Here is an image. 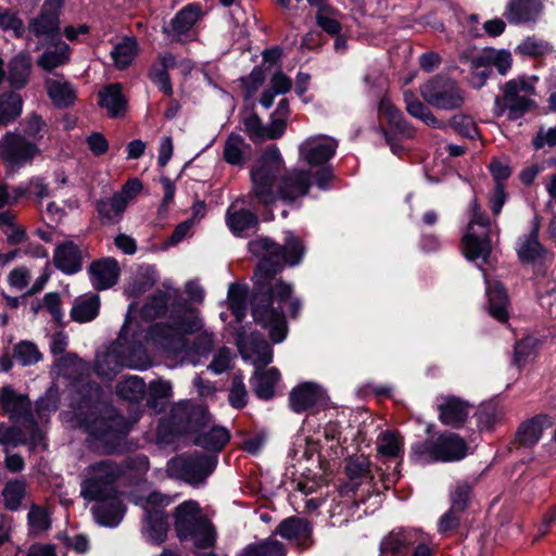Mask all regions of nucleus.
Here are the masks:
<instances>
[{
	"label": "nucleus",
	"mask_w": 556,
	"mask_h": 556,
	"mask_svg": "<svg viewBox=\"0 0 556 556\" xmlns=\"http://www.w3.org/2000/svg\"><path fill=\"white\" fill-rule=\"evenodd\" d=\"M249 250L261 258L254 271L255 292L250 300L252 317L267 330L273 343H281L289 331L283 308L288 306L290 315L296 317L302 303L292 295V286L276 275L285 265H298L304 247L299 238L287 231L283 247L268 238H258L249 242Z\"/></svg>",
	"instance_id": "1"
},
{
	"label": "nucleus",
	"mask_w": 556,
	"mask_h": 556,
	"mask_svg": "<svg viewBox=\"0 0 556 556\" xmlns=\"http://www.w3.org/2000/svg\"><path fill=\"white\" fill-rule=\"evenodd\" d=\"M202 329L199 312L182 304L170 311L168 324H155L150 328L147 342L177 364L197 366L208 357L216 341L213 332Z\"/></svg>",
	"instance_id": "2"
},
{
	"label": "nucleus",
	"mask_w": 556,
	"mask_h": 556,
	"mask_svg": "<svg viewBox=\"0 0 556 556\" xmlns=\"http://www.w3.org/2000/svg\"><path fill=\"white\" fill-rule=\"evenodd\" d=\"M122 469L111 460H101L85 469L80 483V494L85 500L97 501L93 515L97 521L106 527H116L123 519L125 507L116 494L115 481Z\"/></svg>",
	"instance_id": "3"
},
{
	"label": "nucleus",
	"mask_w": 556,
	"mask_h": 556,
	"mask_svg": "<svg viewBox=\"0 0 556 556\" xmlns=\"http://www.w3.org/2000/svg\"><path fill=\"white\" fill-rule=\"evenodd\" d=\"M170 424L175 433H192L195 445L218 453L228 443L230 434L225 427L216 426L205 406L181 402L170 410Z\"/></svg>",
	"instance_id": "4"
},
{
	"label": "nucleus",
	"mask_w": 556,
	"mask_h": 556,
	"mask_svg": "<svg viewBox=\"0 0 556 556\" xmlns=\"http://www.w3.org/2000/svg\"><path fill=\"white\" fill-rule=\"evenodd\" d=\"M237 345L241 356L244 359H251L256 367V371L251 378L254 393L262 400L271 399L280 374L274 367L263 371L260 370L261 367H265L273 361L271 346L258 332L238 333Z\"/></svg>",
	"instance_id": "5"
},
{
	"label": "nucleus",
	"mask_w": 556,
	"mask_h": 556,
	"mask_svg": "<svg viewBox=\"0 0 556 556\" xmlns=\"http://www.w3.org/2000/svg\"><path fill=\"white\" fill-rule=\"evenodd\" d=\"M334 176H253V190L260 202L294 200L304 195L311 184L326 190Z\"/></svg>",
	"instance_id": "6"
},
{
	"label": "nucleus",
	"mask_w": 556,
	"mask_h": 556,
	"mask_svg": "<svg viewBox=\"0 0 556 556\" xmlns=\"http://www.w3.org/2000/svg\"><path fill=\"white\" fill-rule=\"evenodd\" d=\"M468 445L453 432H443L435 439H427L412 446L410 458L419 465L458 462L468 454Z\"/></svg>",
	"instance_id": "7"
},
{
	"label": "nucleus",
	"mask_w": 556,
	"mask_h": 556,
	"mask_svg": "<svg viewBox=\"0 0 556 556\" xmlns=\"http://www.w3.org/2000/svg\"><path fill=\"white\" fill-rule=\"evenodd\" d=\"M175 529L181 541H190L198 548L212 547L215 543V530L194 501L176 508Z\"/></svg>",
	"instance_id": "8"
},
{
	"label": "nucleus",
	"mask_w": 556,
	"mask_h": 556,
	"mask_svg": "<svg viewBox=\"0 0 556 556\" xmlns=\"http://www.w3.org/2000/svg\"><path fill=\"white\" fill-rule=\"evenodd\" d=\"M135 304H130L125 324L121 330V334L115 343L112 344V352L102 358V362L112 361L113 369L105 371L112 375L119 372L123 367L135 370H146L152 365V359L141 343H130L127 340L128 330L130 328L129 314L134 309Z\"/></svg>",
	"instance_id": "9"
},
{
	"label": "nucleus",
	"mask_w": 556,
	"mask_h": 556,
	"mask_svg": "<svg viewBox=\"0 0 556 556\" xmlns=\"http://www.w3.org/2000/svg\"><path fill=\"white\" fill-rule=\"evenodd\" d=\"M470 219L463 237L464 254L470 261L485 262L491 253V223L473 200L469 205Z\"/></svg>",
	"instance_id": "10"
},
{
	"label": "nucleus",
	"mask_w": 556,
	"mask_h": 556,
	"mask_svg": "<svg viewBox=\"0 0 556 556\" xmlns=\"http://www.w3.org/2000/svg\"><path fill=\"white\" fill-rule=\"evenodd\" d=\"M380 549L383 554L391 556L435 555V544L432 539L418 529L392 531L382 540Z\"/></svg>",
	"instance_id": "11"
},
{
	"label": "nucleus",
	"mask_w": 556,
	"mask_h": 556,
	"mask_svg": "<svg viewBox=\"0 0 556 556\" xmlns=\"http://www.w3.org/2000/svg\"><path fill=\"white\" fill-rule=\"evenodd\" d=\"M217 456L194 452L174 457L167 463V472L170 477L182 480L190 485L203 484L215 470Z\"/></svg>",
	"instance_id": "12"
},
{
	"label": "nucleus",
	"mask_w": 556,
	"mask_h": 556,
	"mask_svg": "<svg viewBox=\"0 0 556 556\" xmlns=\"http://www.w3.org/2000/svg\"><path fill=\"white\" fill-rule=\"evenodd\" d=\"M422 99L431 106L452 111L460 109L465 103V92L459 85L445 76L438 75L419 88Z\"/></svg>",
	"instance_id": "13"
},
{
	"label": "nucleus",
	"mask_w": 556,
	"mask_h": 556,
	"mask_svg": "<svg viewBox=\"0 0 556 556\" xmlns=\"http://www.w3.org/2000/svg\"><path fill=\"white\" fill-rule=\"evenodd\" d=\"M172 503V497L160 492H152L148 496H140L135 504L144 510L142 532L153 543H161L166 536L167 519L164 508Z\"/></svg>",
	"instance_id": "14"
},
{
	"label": "nucleus",
	"mask_w": 556,
	"mask_h": 556,
	"mask_svg": "<svg viewBox=\"0 0 556 556\" xmlns=\"http://www.w3.org/2000/svg\"><path fill=\"white\" fill-rule=\"evenodd\" d=\"M534 87L526 79H511L503 87V97L495 99V113L503 115L507 111L510 119L521 117L532 109L534 101Z\"/></svg>",
	"instance_id": "15"
},
{
	"label": "nucleus",
	"mask_w": 556,
	"mask_h": 556,
	"mask_svg": "<svg viewBox=\"0 0 556 556\" xmlns=\"http://www.w3.org/2000/svg\"><path fill=\"white\" fill-rule=\"evenodd\" d=\"M0 405L4 414H7L12 420L24 419L29 427V445L31 450L38 446L46 447L43 442L45 435L42 431L37 427L31 410L30 402L24 394L17 393L14 389L7 386L1 389L0 392Z\"/></svg>",
	"instance_id": "16"
},
{
	"label": "nucleus",
	"mask_w": 556,
	"mask_h": 556,
	"mask_svg": "<svg viewBox=\"0 0 556 556\" xmlns=\"http://www.w3.org/2000/svg\"><path fill=\"white\" fill-rule=\"evenodd\" d=\"M39 152L35 142L17 132L9 131L0 140V159L12 170L29 163Z\"/></svg>",
	"instance_id": "17"
},
{
	"label": "nucleus",
	"mask_w": 556,
	"mask_h": 556,
	"mask_svg": "<svg viewBox=\"0 0 556 556\" xmlns=\"http://www.w3.org/2000/svg\"><path fill=\"white\" fill-rule=\"evenodd\" d=\"M83 427L96 439L110 443L125 435L130 425L125 418L109 409L105 417H97L92 420H84Z\"/></svg>",
	"instance_id": "18"
},
{
	"label": "nucleus",
	"mask_w": 556,
	"mask_h": 556,
	"mask_svg": "<svg viewBox=\"0 0 556 556\" xmlns=\"http://www.w3.org/2000/svg\"><path fill=\"white\" fill-rule=\"evenodd\" d=\"M62 0H47L39 15L30 20L28 30L35 37L45 39H60V12Z\"/></svg>",
	"instance_id": "19"
},
{
	"label": "nucleus",
	"mask_w": 556,
	"mask_h": 556,
	"mask_svg": "<svg viewBox=\"0 0 556 556\" xmlns=\"http://www.w3.org/2000/svg\"><path fill=\"white\" fill-rule=\"evenodd\" d=\"M337 148L338 141L334 138L316 135L300 144L299 154L311 166H323L336 154Z\"/></svg>",
	"instance_id": "20"
},
{
	"label": "nucleus",
	"mask_w": 556,
	"mask_h": 556,
	"mask_svg": "<svg viewBox=\"0 0 556 556\" xmlns=\"http://www.w3.org/2000/svg\"><path fill=\"white\" fill-rule=\"evenodd\" d=\"M289 404L294 413H303L327 404L324 389L314 382H303L293 388L289 394Z\"/></svg>",
	"instance_id": "21"
},
{
	"label": "nucleus",
	"mask_w": 556,
	"mask_h": 556,
	"mask_svg": "<svg viewBox=\"0 0 556 556\" xmlns=\"http://www.w3.org/2000/svg\"><path fill=\"white\" fill-rule=\"evenodd\" d=\"M540 224L535 219L531 231L519 238L517 254L522 263H546L553 260L549 253L539 241Z\"/></svg>",
	"instance_id": "22"
},
{
	"label": "nucleus",
	"mask_w": 556,
	"mask_h": 556,
	"mask_svg": "<svg viewBox=\"0 0 556 556\" xmlns=\"http://www.w3.org/2000/svg\"><path fill=\"white\" fill-rule=\"evenodd\" d=\"M119 271L118 263L112 257L94 261L88 268L90 282L97 290L113 287L118 280Z\"/></svg>",
	"instance_id": "23"
},
{
	"label": "nucleus",
	"mask_w": 556,
	"mask_h": 556,
	"mask_svg": "<svg viewBox=\"0 0 556 556\" xmlns=\"http://www.w3.org/2000/svg\"><path fill=\"white\" fill-rule=\"evenodd\" d=\"M438 409L442 424L455 428L463 426L470 413L468 403L455 396H442L439 399Z\"/></svg>",
	"instance_id": "24"
},
{
	"label": "nucleus",
	"mask_w": 556,
	"mask_h": 556,
	"mask_svg": "<svg viewBox=\"0 0 556 556\" xmlns=\"http://www.w3.org/2000/svg\"><path fill=\"white\" fill-rule=\"evenodd\" d=\"M543 9L541 0H509L504 16L510 24H525L535 21Z\"/></svg>",
	"instance_id": "25"
},
{
	"label": "nucleus",
	"mask_w": 556,
	"mask_h": 556,
	"mask_svg": "<svg viewBox=\"0 0 556 556\" xmlns=\"http://www.w3.org/2000/svg\"><path fill=\"white\" fill-rule=\"evenodd\" d=\"M53 262L64 274H75L81 269L83 251L75 242L65 241L55 248Z\"/></svg>",
	"instance_id": "26"
},
{
	"label": "nucleus",
	"mask_w": 556,
	"mask_h": 556,
	"mask_svg": "<svg viewBox=\"0 0 556 556\" xmlns=\"http://www.w3.org/2000/svg\"><path fill=\"white\" fill-rule=\"evenodd\" d=\"M226 220L229 229L236 236L245 237L254 231L257 227L258 219L255 214L245 210H237L231 205L226 215Z\"/></svg>",
	"instance_id": "27"
},
{
	"label": "nucleus",
	"mask_w": 556,
	"mask_h": 556,
	"mask_svg": "<svg viewBox=\"0 0 556 556\" xmlns=\"http://www.w3.org/2000/svg\"><path fill=\"white\" fill-rule=\"evenodd\" d=\"M201 11L195 4H189L182 8L169 22L163 27V31L169 37H177L186 34L200 18Z\"/></svg>",
	"instance_id": "28"
},
{
	"label": "nucleus",
	"mask_w": 556,
	"mask_h": 556,
	"mask_svg": "<svg viewBox=\"0 0 556 556\" xmlns=\"http://www.w3.org/2000/svg\"><path fill=\"white\" fill-rule=\"evenodd\" d=\"M276 533L298 545H304L311 538L312 528L305 519L290 517L280 522Z\"/></svg>",
	"instance_id": "29"
},
{
	"label": "nucleus",
	"mask_w": 556,
	"mask_h": 556,
	"mask_svg": "<svg viewBox=\"0 0 556 556\" xmlns=\"http://www.w3.org/2000/svg\"><path fill=\"white\" fill-rule=\"evenodd\" d=\"M99 104L105 109L109 116L118 117L123 115L127 108V100L122 91L119 84L106 86L100 93Z\"/></svg>",
	"instance_id": "30"
},
{
	"label": "nucleus",
	"mask_w": 556,
	"mask_h": 556,
	"mask_svg": "<svg viewBox=\"0 0 556 556\" xmlns=\"http://www.w3.org/2000/svg\"><path fill=\"white\" fill-rule=\"evenodd\" d=\"M100 309V298L94 293H87L75 299L71 317L77 323H88L93 320Z\"/></svg>",
	"instance_id": "31"
},
{
	"label": "nucleus",
	"mask_w": 556,
	"mask_h": 556,
	"mask_svg": "<svg viewBox=\"0 0 556 556\" xmlns=\"http://www.w3.org/2000/svg\"><path fill=\"white\" fill-rule=\"evenodd\" d=\"M46 88L49 98L58 108H68L76 101V90L66 80L58 78H48Z\"/></svg>",
	"instance_id": "32"
},
{
	"label": "nucleus",
	"mask_w": 556,
	"mask_h": 556,
	"mask_svg": "<svg viewBox=\"0 0 556 556\" xmlns=\"http://www.w3.org/2000/svg\"><path fill=\"white\" fill-rule=\"evenodd\" d=\"M485 283L490 315L498 321H506L508 319V299L505 290L500 282L491 283L485 279Z\"/></svg>",
	"instance_id": "33"
},
{
	"label": "nucleus",
	"mask_w": 556,
	"mask_h": 556,
	"mask_svg": "<svg viewBox=\"0 0 556 556\" xmlns=\"http://www.w3.org/2000/svg\"><path fill=\"white\" fill-rule=\"evenodd\" d=\"M156 271L152 266H141L125 287L127 298H138L156 282Z\"/></svg>",
	"instance_id": "34"
},
{
	"label": "nucleus",
	"mask_w": 556,
	"mask_h": 556,
	"mask_svg": "<svg viewBox=\"0 0 556 556\" xmlns=\"http://www.w3.org/2000/svg\"><path fill=\"white\" fill-rule=\"evenodd\" d=\"M404 102L406 111L409 115L420 119L427 126L432 128H442L444 125L434 116L430 109L418 100V98L409 90L404 91Z\"/></svg>",
	"instance_id": "35"
},
{
	"label": "nucleus",
	"mask_w": 556,
	"mask_h": 556,
	"mask_svg": "<svg viewBox=\"0 0 556 556\" xmlns=\"http://www.w3.org/2000/svg\"><path fill=\"white\" fill-rule=\"evenodd\" d=\"M31 61L27 54H17L9 63L8 80L15 89L23 88L29 78Z\"/></svg>",
	"instance_id": "36"
},
{
	"label": "nucleus",
	"mask_w": 556,
	"mask_h": 556,
	"mask_svg": "<svg viewBox=\"0 0 556 556\" xmlns=\"http://www.w3.org/2000/svg\"><path fill=\"white\" fill-rule=\"evenodd\" d=\"M116 393L125 401L137 403L147 394V384L139 376H127L117 383Z\"/></svg>",
	"instance_id": "37"
},
{
	"label": "nucleus",
	"mask_w": 556,
	"mask_h": 556,
	"mask_svg": "<svg viewBox=\"0 0 556 556\" xmlns=\"http://www.w3.org/2000/svg\"><path fill=\"white\" fill-rule=\"evenodd\" d=\"M138 53V42L134 37H125L111 51L114 65L118 70L128 67Z\"/></svg>",
	"instance_id": "38"
},
{
	"label": "nucleus",
	"mask_w": 556,
	"mask_h": 556,
	"mask_svg": "<svg viewBox=\"0 0 556 556\" xmlns=\"http://www.w3.org/2000/svg\"><path fill=\"white\" fill-rule=\"evenodd\" d=\"M548 425L549 421L546 416H538L520 426L517 439L522 445H533L540 440L544 428Z\"/></svg>",
	"instance_id": "39"
},
{
	"label": "nucleus",
	"mask_w": 556,
	"mask_h": 556,
	"mask_svg": "<svg viewBox=\"0 0 556 556\" xmlns=\"http://www.w3.org/2000/svg\"><path fill=\"white\" fill-rule=\"evenodd\" d=\"M126 207V201L116 193H114L111 198L100 200L97 204L99 215L106 223L118 222Z\"/></svg>",
	"instance_id": "40"
},
{
	"label": "nucleus",
	"mask_w": 556,
	"mask_h": 556,
	"mask_svg": "<svg viewBox=\"0 0 556 556\" xmlns=\"http://www.w3.org/2000/svg\"><path fill=\"white\" fill-rule=\"evenodd\" d=\"M260 174H276L286 169L285 161L277 146L270 144L264 149L258 161Z\"/></svg>",
	"instance_id": "41"
},
{
	"label": "nucleus",
	"mask_w": 556,
	"mask_h": 556,
	"mask_svg": "<svg viewBox=\"0 0 556 556\" xmlns=\"http://www.w3.org/2000/svg\"><path fill=\"white\" fill-rule=\"evenodd\" d=\"M70 60V47L64 43H58L53 49L46 50L38 59L37 64L45 71L54 68L67 63Z\"/></svg>",
	"instance_id": "42"
},
{
	"label": "nucleus",
	"mask_w": 556,
	"mask_h": 556,
	"mask_svg": "<svg viewBox=\"0 0 556 556\" xmlns=\"http://www.w3.org/2000/svg\"><path fill=\"white\" fill-rule=\"evenodd\" d=\"M148 392V406L154 410H161L166 401L173 395V387L169 381L155 380L149 384Z\"/></svg>",
	"instance_id": "43"
},
{
	"label": "nucleus",
	"mask_w": 556,
	"mask_h": 556,
	"mask_svg": "<svg viewBox=\"0 0 556 556\" xmlns=\"http://www.w3.org/2000/svg\"><path fill=\"white\" fill-rule=\"evenodd\" d=\"M23 101L20 94L8 92L0 96V126L7 125L22 113Z\"/></svg>",
	"instance_id": "44"
},
{
	"label": "nucleus",
	"mask_w": 556,
	"mask_h": 556,
	"mask_svg": "<svg viewBox=\"0 0 556 556\" xmlns=\"http://www.w3.org/2000/svg\"><path fill=\"white\" fill-rule=\"evenodd\" d=\"M26 481L23 479L10 480L2 490L4 505L10 510H16L26 495Z\"/></svg>",
	"instance_id": "45"
},
{
	"label": "nucleus",
	"mask_w": 556,
	"mask_h": 556,
	"mask_svg": "<svg viewBox=\"0 0 556 556\" xmlns=\"http://www.w3.org/2000/svg\"><path fill=\"white\" fill-rule=\"evenodd\" d=\"M249 149L250 146L240 135L231 134L225 142L224 157L226 162L230 164H241L244 161V154Z\"/></svg>",
	"instance_id": "46"
},
{
	"label": "nucleus",
	"mask_w": 556,
	"mask_h": 556,
	"mask_svg": "<svg viewBox=\"0 0 556 556\" xmlns=\"http://www.w3.org/2000/svg\"><path fill=\"white\" fill-rule=\"evenodd\" d=\"M242 556H286V548L279 541L269 538L262 542L250 544Z\"/></svg>",
	"instance_id": "47"
},
{
	"label": "nucleus",
	"mask_w": 556,
	"mask_h": 556,
	"mask_svg": "<svg viewBox=\"0 0 556 556\" xmlns=\"http://www.w3.org/2000/svg\"><path fill=\"white\" fill-rule=\"evenodd\" d=\"M479 62H486L490 67L495 66L501 75H505L511 67L513 59L506 50L484 49Z\"/></svg>",
	"instance_id": "48"
},
{
	"label": "nucleus",
	"mask_w": 556,
	"mask_h": 556,
	"mask_svg": "<svg viewBox=\"0 0 556 556\" xmlns=\"http://www.w3.org/2000/svg\"><path fill=\"white\" fill-rule=\"evenodd\" d=\"M480 58L481 51L466 59L470 70L469 84L476 89L482 88L491 74V67L486 62L480 63Z\"/></svg>",
	"instance_id": "49"
},
{
	"label": "nucleus",
	"mask_w": 556,
	"mask_h": 556,
	"mask_svg": "<svg viewBox=\"0 0 556 556\" xmlns=\"http://www.w3.org/2000/svg\"><path fill=\"white\" fill-rule=\"evenodd\" d=\"M248 289L241 285H230L228 289V301L232 314L238 321H241L247 312Z\"/></svg>",
	"instance_id": "50"
},
{
	"label": "nucleus",
	"mask_w": 556,
	"mask_h": 556,
	"mask_svg": "<svg viewBox=\"0 0 556 556\" xmlns=\"http://www.w3.org/2000/svg\"><path fill=\"white\" fill-rule=\"evenodd\" d=\"M378 452L388 457H396L403 448L402 438L391 431H386L377 440Z\"/></svg>",
	"instance_id": "51"
},
{
	"label": "nucleus",
	"mask_w": 556,
	"mask_h": 556,
	"mask_svg": "<svg viewBox=\"0 0 556 556\" xmlns=\"http://www.w3.org/2000/svg\"><path fill=\"white\" fill-rule=\"evenodd\" d=\"M26 442L29 443L28 424L25 427V432L16 427L0 426V444H2L5 450H9L10 447H16Z\"/></svg>",
	"instance_id": "52"
},
{
	"label": "nucleus",
	"mask_w": 556,
	"mask_h": 556,
	"mask_svg": "<svg viewBox=\"0 0 556 556\" xmlns=\"http://www.w3.org/2000/svg\"><path fill=\"white\" fill-rule=\"evenodd\" d=\"M168 302V293L165 291H157L144 304L141 309V315L144 319H154L165 313Z\"/></svg>",
	"instance_id": "53"
},
{
	"label": "nucleus",
	"mask_w": 556,
	"mask_h": 556,
	"mask_svg": "<svg viewBox=\"0 0 556 556\" xmlns=\"http://www.w3.org/2000/svg\"><path fill=\"white\" fill-rule=\"evenodd\" d=\"M244 131L249 138L254 142H262L267 140L266 126L263 125L261 118L254 114L249 113L242 119Z\"/></svg>",
	"instance_id": "54"
},
{
	"label": "nucleus",
	"mask_w": 556,
	"mask_h": 556,
	"mask_svg": "<svg viewBox=\"0 0 556 556\" xmlns=\"http://www.w3.org/2000/svg\"><path fill=\"white\" fill-rule=\"evenodd\" d=\"M29 530L34 534H40L50 528L51 521L46 509L33 506L27 515Z\"/></svg>",
	"instance_id": "55"
},
{
	"label": "nucleus",
	"mask_w": 556,
	"mask_h": 556,
	"mask_svg": "<svg viewBox=\"0 0 556 556\" xmlns=\"http://www.w3.org/2000/svg\"><path fill=\"white\" fill-rule=\"evenodd\" d=\"M14 358L24 366L37 363L41 354L37 346L31 342H21L14 349Z\"/></svg>",
	"instance_id": "56"
},
{
	"label": "nucleus",
	"mask_w": 556,
	"mask_h": 556,
	"mask_svg": "<svg viewBox=\"0 0 556 556\" xmlns=\"http://www.w3.org/2000/svg\"><path fill=\"white\" fill-rule=\"evenodd\" d=\"M0 28L13 31L15 37H22L25 28L23 21L11 10L0 7Z\"/></svg>",
	"instance_id": "57"
},
{
	"label": "nucleus",
	"mask_w": 556,
	"mask_h": 556,
	"mask_svg": "<svg viewBox=\"0 0 556 556\" xmlns=\"http://www.w3.org/2000/svg\"><path fill=\"white\" fill-rule=\"evenodd\" d=\"M232 359V353L228 348H219L214 354L212 362L207 366V369L215 375L223 374L231 368Z\"/></svg>",
	"instance_id": "58"
},
{
	"label": "nucleus",
	"mask_w": 556,
	"mask_h": 556,
	"mask_svg": "<svg viewBox=\"0 0 556 556\" xmlns=\"http://www.w3.org/2000/svg\"><path fill=\"white\" fill-rule=\"evenodd\" d=\"M535 340L533 338H526L518 341L515 345L514 363L521 367L527 362L534 357Z\"/></svg>",
	"instance_id": "59"
},
{
	"label": "nucleus",
	"mask_w": 556,
	"mask_h": 556,
	"mask_svg": "<svg viewBox=\"0 0 556 556\" xmlns=\"http://www.w3.org/2000/svg\"><path fill=\"white\" fill-rule=\"evenodd\" d=\"M228 400L230 405L237 409L242 408L247 405L248 393L241 376H235L232 378Z\"/></svg>",
	"instance_id": "60"
},
{
	"label": "nucleus",
	"mask_w": 556,
	"mask_h": 556,
	"mask_svg": "<svg viewBox=\"0 0 556 556\" xmlns=\"http://www.w3.org/2000/svg\"><path fill=\"white\" fill-rule=\"evenodd\" d=\"M150 78L162 92L167 96L173 93L169 76L167 71L164 68V65L159 62L154 63L150 70Z\"/></svg>",
	"instance_id": "61"
},
{
	"label": "nucleus",
	"mask_w": 556,
	"mask_h": 556,
	"mask_svg": "<svg viewBox=\"0 0 556 556\" xmlns=\"http://www.w3.org/2000/svg\"><path fill=\"white\" fill-rule=\"evenodd\" d=\"M22 126L24 134L35 142L42 137L40 132L46 124L39 115L33 113L24 118Z\"/></svg>",
	"instance_id": "62"
},
{
	"label": "nucleus",
	"mask_w": 556,
	"mask_h": 556,
	"mask_svg": "<svg viewBox=\"0 0 556 556\" xmlns=\"http://www.w3.org/2000/svg\"><path fill=\"white\" fill-rule=\"evenodd\" d=\"M471 492V486L467 482L458 483L451 494L452 506L451 508L457 511H464L467 507V502Z\"/></svg>",
	"instance_id": "63"
},
{
	"label": "nucleus",
	"mask_w": 556,
	"mask_h": 556,
	"mask_svg": "<svg viewBox=\"0 0 556 556\" xmlns=\"http://www.w3.org/2000/svg\"><path fill=\"white\" fill-rule=\"evenodd\" d=\"M345 470L351 479L363 478L369 471V462L364 456L352 458L349 460Z\"/></svg>",
	"instance_id": "64"
}]
</instances>
